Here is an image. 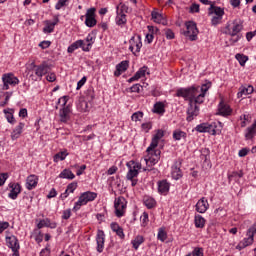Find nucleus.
Instances as JSON below:
<instances>
[{"label": "nucleus", "instance_id": "8", "mask_svg": "<svg viewBox=\"0 0 256 256\" xmlns=\"http://www.w3.org/2000/svg\"><path fill=\"white\" fill-rule=\"evenodd\" d=\"M114 209L116 217H123L127 210V200L124 197H118L114 201Z\"/></svg>", "mask_w": 256, "mask_h": 256}, {"label": "nucleus", "instance_id": "3", "mask_svg": "<svg viewBox=\"0 0 256 256\" xmlns=\"http://www.w3.org/2000/svg\"><path fill=\"white\" fill-rule=\"evenodd\" d=\"M97 199V193L92 191H86L82 193L77 202H75L73 211L77 212L83 205H87V203H91V201H95Z\"/></svg>", "mask_w": 256, "mask_h": 256}, {"label": "nucleus", "instance_id": "16", "mask_svg": "<svg viewBox=\"0 0 256 256\" xmlns=\"http://www.w3.org/2000/svg\"><path fill=\"white\" fill-rule=\"evenodd\" d=\"M10 190V193L8 194L9 199H12L13 201H15V199H17V197H19V194L21 193V184L20 183H15V182H11L8 185Z\"/></svg>", "mask_w": 256, "mask_h": 256}, {"label": "nucleus", "instance_id": "54", "mask_svg": "<svg viewBox=\"0 0 256 256\" xmlns=\"http://www.w3.org/2000/svg\"><path fill=\"white\" fill-rule=\"evenodd\" d=\"M240 119L242 120L241 127H247V123H249V115L244 114Z\"/></svg>", "mask_w": 256, "mask_h": 256}, {"label": "nucleus", "instance_id": "24", "mask_svg": "<svg viewBox=\"0 0 256 256\" xmlns=\"http://www.w3.org/2000/svg\"><path fill=\"white\" fill-rule=\"evenodd\" d=\"M6 243L7 246L12 249V251H19L20 246H19V240L17 239V236L11 235L6 237Z\"/></svg>", "mask_w": 256, "mask_h": 256}, {"label": "nucleus", "instance_id": "57", "mask_svg": "<svg viewBox=\"0 0 256 256\" xmlns=\"http://www.w3.org/2000/svg\"><path fill=\"white\" fill-rule=\"evenodd\" d=\"M85 83H87L86 76L82 77V79L80 81H78L77 87H76L77 91H79V89H81V87H83V85H85Z\"/></svg>", "mask_w": 256, "mask_h": 256}, {"label": "nucleus", "instance_id": "44", "mask_svg": "<svg viewBox=\"0 0 256 256\" xmlns=\"http://www.w3.org/2000/svg\"><path fill=\"white\" fill-rule=\"evenodd\" d=\"M3 113L5 114L8 123L15 125V116H13V113L9 112V110H3Z\"/></svg>", "mask_w": 256, "mask_h": 256}, {"label": "nucleus", "instance_id": "29", "mask_svg": "<svg viewBox=\"0 0 256 256\" xmlns=\"http://www.w3.org/2000/svg\"><path fill=\"white\" fill-rule=\"evenodd\" d=\"M171 189V184L167 180L158 181V193L160 195H167Z\"/></svg>", "mask_w": 256, "mask_h": 256}, {"label": "nucleus", "instance_id": "18", "mask_svg": "<svg viewBox=\"0 0 256 256\" xmlns=\"http://www.w3.org/2000/svg\"><path fill=\"white\" fill-rule=\"evenodd\" d=\"M59 24V17L55 16L53 21L45 20L43 33H53L55 31V26Z\"/></svg>", "mask_w": 256, "mask_h": 256}, {"label": "nucleus", "instance_id": "2", "mask_svg": "<svg viewBox=\"0 0 256 256\" xmlns=\"http://www.w3.org/2000/svg\"><path fill=\"white\" fill-rule=\"evenodd\" d=\"M256 237V223L252 225L246 232V237H244L236 246L238 251H243V249L251 246L254 243Z\"/></svg>", "mask_w": 256, "mask_h": 256}, {"label": "nucleus", "instance_id": "14", "mask_svg": "<svg viewBox=\"0 0 256 256\" xmlns=\"http://www.w3.org/2000/svg\"><path fill=\"white\" fill-rule=\"evenodd\" d=\"M164 136L165 132H163V130H157L156 134L152 138L150 147H148L146 150L147 153H151V151H153L157 147V145H159V141H161V139H163Z\"/></svg>", "mask_w": 256, "mask_h": 256}, {"label": "nucleus", "instance_id": "27", "mask_svg": "<svg viewBox=\"0 0 256 256\" xmlns=\"http://www.w3.org/2000/svg\"><path fill=\"white\" fill-rule=\"evenodd\" d=\"M37 183H39V178L37 175H29L26 178V189H28V191L35 189V187H37Z\"/></svg>", "mask_w": 256, "mask_h": 256}, {"label": "nucleus", "instance_id": "11", "mask_svg": "<svg viewBox=\"0 0 256 256\" xmlns=\"http://www.w3.org/2000/svg\"><path fill=\"white\" fill-rule=\"evenodd\" d=\"M185 25H186V31L184 32L185 37H188L190 41H197V35H199L197 24H195V22H186Z\"/></svg>", "mask_w": 256, "mask_h": 256}, {"label": "nucleus", "instance_id": "43", "mask_svg": "<svg viewBox=\"0 0 256 256\" xmlns=\"http://www.w3.org/2000/svg\"><path fill=\"white\" fill-rule=\"evenodd\" d=\"M157 240L161 241L162 243L167 241V231H165V228L158 229Z\"/></svg>", "mask_w": 256, "mask_h": 256}, {"label": "nucleus", "instance_id": "53", "mask_svg": "<svg viewBox=\"0 0 256 256\" xmlns=\"http://www.w3.org/2000/svg\"><path fill=\"white\" fill-rule=\"evenodd\" d=\"M67 191L70 193H75V189H77V182H72L67 186Z\"/></svg>", "mask_w": 256, "mask_h": 256}, {"label": "nucleus", "instance_id": "1", "mask_svg": "<svg viewBox=\"0 0 256 256\" xmlns=\"http://www.w3.org/2000/svg\"><path fill=\"white\" fill-rule=\"evenodd\" d=\"M211 89V82L203 84L201 87L192 86L189 88H180L176 92V97H183L185 101H189L187 110V121H193L199 115V106L205 101L207 91Z\"/></svg>", "mask_w": 256, "mask_h": 256}, {"label": "nucleus", "instance_id": "21", "mask_svg": "<svg viewBox=\"0 0 256 256\" xmlns=\"http://www.w3.org/2000/svg\"><path fill=\"white\" fill-rule=\"evenodd\" d=\"M145 75H149V68L147 66L141 67L131 78L128 79V83H133V81H139Z\"/></svg>", "mask_w": 256, "mask_h": 256}, {"label": "nucleus", "instance_id": "64", "mask_svg": "<svg viewBox=\"0 0 256 256\" xmlns=\"http://www.w3.org/2000/svg\"><path fill=\"white\" fill-rule=\"evenodd\" d=\"M256 36V30L255 31H252V32H247L246 33V39L247 41H251V39H253V37Z\"/></svg>", "mask_w": 256, "mask_h": 256}, {"label": "nucleus", "instance_id": "10", "mask_svg": "<svg viewBox=\"0 0 256 256\" xmlns=\"http://www.w3.org/2000/svg\"><path fill=\"white\" fill-rule=\"evenodd\" d=\"M126 167H128V173L126 175L127 179H135L139 175V170L141 169V163L136 161H129L126 164Z\"/></svg>", "mask_w": 256, "mask_h": 256}, {"label": "nucleus", "instance_id": "61", "mask_svg": "<svg viewBox=\"0 0 256 256\" xmlns=\"http://www.w3.org/2000/svg\"><path fill=\"white\" fill-rule=\"evenodd\" d=\"M46 79L47 81H49V83H53L57 80V76L55 75V73H50L46 76Z\"/></svg>", "mask_w": 256, "mask_h": 256}, {"label": "nucleus", "instance_id": "59", "mask_svg": "<svg viewBox=\"0 0 256 256\" xmlns=\"http://www.w3.org/2000/svg\"><path fill=\"white\" fill-rule=\"evenodd\" d=\"M192 256H203V248H195L192 251Z\"/></svg>", "mask_w": 256, "mask_h": 256}, {"label": "nucleus", "instance_id": "6", "mask_svg": "<svg viewBox=\"0 0 256 256\" xmlns=\"http://www.w3.org/2000/svg\"><path fill=\"white\" fill-rule=\"evenodd\" d=\"M2 82L3 91H9V85L10 87H16V85H19V78H17L13 73H6L2 75Z\"/></svg>", "mask_w": 256, "mask_h": 256}, {"label": "nucleus", "instance_id": "23", "mask_svg": "<svg viewBox=\"0 0 256 256\" xmlns=\"http://www.w3.org/2000/svg\"><path fill=\"white\" fill-rule=\"evenodd\" d=\"M181 177H183V172H181V161H176L172 166V179L179 181Z\"/></svg>", "mask_w": 256, "mask_h": 256}, {"label": "nucleus", "instance_id": "22", "mask_svg": "<svg viewBox=\"0 0 256 256\" xmlns=\"http://www.w3.org/2000/svg\"><path fill=\"white\" fill-rule=\"evenodd\" d=\"M241 31H243V24L239 21H234L232 26L228 29V35L235 37L236 35H239Z\"/></svg>", "mask_w": 256, "mask_h": 256}, {"label": "nucleus", "instance_id": "42", "mask_svg": "<svg viewBox=\"0 0 256 256\" xmlns=\"http://www.w3.org/2000/svg\"><path fill=\"white\" fill-rule=\"evenodd\" d=\"M195 227H197V229H203L205 227V218H203V216H195Z\"/></svg>", "mask_w": 256, "mask_h": 256}, {"label": "nucleus", "instance_id": "28", "mask_svg": "<svg viewBox=\"0 0 256 256\" xmlns=\"http://www.w3.org/2000/svg\"><path fill=\"white\" fill-rule=\"evenodd\" d=\"M23 129H25V123L19 122V124L13 129L11 133L12 141H16V139H19V137H21Z\"/></svg>", "mask_w": 256, "mask_h": 256}, {"label": "nucleus", "instance_id": "62", "mask_svg": "<svg viewBox=\"0 0 256 256\" xmlns=\"http://www.w3.org/2000/svg\"><path fill=\"white\" fill-rule=\"evenodd\" d=\"M71 217V209H67L63 211L62 219L67 220Z\"/></svg>", "mask_w": 256, "mask_h": 256}, {"label": "nucleus", "instance_id": "58", "mask_svg": "<svg viewBox=\"0 0 256 256\" xmlns=\"http://www.w3.org/2000/svg\"><path fill=\"white\" fill-rule=\"evenodd\" d=\"M241 37H243L241 34H236V36H231V39H230V43L232 45H235V43H237Z\"/></svg>", "mask_w": 256, "mask_h": 256}, {"label": "nucleus", "instance_id": "52", "mask_svg": "<svg viewBox=\"0 0 256 256\" xmlns=\"http://www.w3.org/2000/svg\"><path fill=\"white\" fill-rule=\"evenodd\" d=\"M38 46L41 47V49H49V47H51V41L44 40L40 42Z\"/></svg>", "mask_w": 256, "mask_h": 256}, {"label": "nucleus", "instance_id": "39", "mask_svg": "<svg viewBox=\"0 0 256 256\" xmlns=\"http://www.w3.org/2000/svg\"><path fill=\"white\" fill-rule=\"evenodd\" d=\"M60 179H69L70 181L75 178V174L69 169H64L60 174H59Z\"/></svg>", "mask_w": 256, "mask_h": 256}, {"label": "nucleus", "instance_id": "12", "mask_svg": "<svg viewBox=\"0 0 256 256\" xmlns=\"http://www.w3.org/2000/svg\"><path fill=\"white\" fill-rule=\"evenodd\" d=\"M147 153H148V155L144 159L146 165H148V167H153V165H157V163H159L161 151H159V150L155 151V149H154Z\"/></svg>", "mask_w": 256, "mask_h": 256}, {"label": "nucleus", "instance_id": "35", "mask_svg": "<svg viewBox=\"0 0 256 256\" xmlns=\"http://www.w3.org/2000/svg\"><path fill=\"white\" fill-rule=\"evenodd\" d=\"M77 49H82L83 50V40H77L73 42L68 48H67V53H73L77 51Z\"/></svg>", "mask_w": 256, "mask_h": 256}, {"label": "nucleus", "instance_id": "32", "mask_svg": "<svg viewBox=\"0 0 256 256\" xmlns=\"http://www.w3.org/2000/svg\"><path fill=\"white\" fill-rule=\"evenodd\" d=\"M151 16L154 23H158L159 25H167V19H165L161 13L154 10L152 11Z\"/></svg>", "mask_w": 256, "mask_h": 256}, {"label": "nucleus", "instance_id": "9", "mask_svg": "<svg viewBox=\"0 0 256 256\" xmlns=\"http://www.w3.org/2000/svg\"><path fill=\"white\" fill-rule=\"evenodd\" d=\"M141 47H143V42L141 41V35H134L129 40V51L133 55L141 53Z\"/></svg>", "mask_w": 256, "mask_h": 256}, {"label": "nucleus", "instance_id": "13", "mask_svg": "<svg viewBox=\"0 0 256 256\" xmlns=\"http://www.w3.org/2000/svg\"><path fill=\"white\" fill-rule=\"evenodd\" d=\"M31 66L35 69V75L41 79L43 75H47L51 71V66L46 62H43L41 65H35V62L31 63Z\"/></svg>", "mask_w": 256, "mask_h": 256}, {"label": "nucleus", "instance_id": "31", "mask_svg": "<svg viewBox=\"0 0 256 256\" xmlns=\"http://www.w3.org/2000/svg\"><path fill=\"white\" fill-rule=\"evenodd\" d=\"M207 209H209V202L207 201V199H200L196 204V211L198 213H206Z\"/></svg>", "mask_w": 256, "mask_h": 256}, {"label": "nucleus", "instance_id": "48", "mask_svg": "<svg viewBox=\"0 0 256 256\" xmlns=\"http://www.w3.org/2000/svg\"><path fill=\"white\" fill-rule=\"evenodd\" d=\"M34 239L36 243H41L43 241V233L40 230H34Z\"/></svg>", "mask_w": 256, "mask_h": 256}, {"label": "nucleus", "instance_id": "5", "mask_svg": "<svg viewBox=\"0 0 256 256\" xmlns=\"http://www.w3.org/2000/svg\"><path fill=\"white\" fill-rule=\"evenodd\" d=\"M129 7H127V5L120 3L117 7H116V18H115V22L116 25H118L119 27H123L125 25H127V15H125V13H127Z\"/></svg>", "mask_w": 256, "mask_h": 256}, {"label": "nucleus", "instance_id": "19", "mask_svg": "<svg viewBox=\"0 0 256 256\" xmlns=\"http://www.w3.org/2000/svg\"><path fill=\"white\" fill-rule=\"evenodd\" d=\"M233 113V109H231V106L229 104L221 101L218 105V115H221L222 117H229Z\"/></svg>", "mask_w": 256, "mask_h": 256}, {"label": "nucleus", "instance_id": "4", "mask_svg": "<svg viewBox=\"0 0 256 256\" xmlns=\"http://www.w3.org/2000/svg\"><path fill=\"white\" fill-rule=\"evenodd\" d=\"M208 15L211 17V24L215 26L219 25L223 21V15L225 10L221 7L211 5L208 10Z\"/></svg>", "mask_w": 256, "mask_h": 256}, {"label": "nucleus", "instance_id": "34", "mask_svg": "<svg viewBox=\"0 0 256 256\" xmlns=\"http://www.w3.org/2000/svg\"><path fill=\"white\" fill-rule=\"evenodd\" d=\"M110 228L113 231V233H116L119 239H125V232H123V228L120 227L117 222H112L110 224Z\"/></svg>", "mask_w": 256, "mask_h": 256}, {"label": "nucleus", "instance_id": "40", "mask_svg": "<svg viewBox=\"0 0 256 256\" xmlns=\"http://www.w3.org/2000/svg\"><path fill=\"white\" fill-rule=\"evenodd\" d=\"M153 112L158 115H163V113H165V104H163V102H157L154 104Z\"/></svg>", "mask_w": 256, "mask_h": 256}, {"label": "nucleus", "instance_id": "25", "mask_svg": "<svg viewBox=\"0 0 256 256\" xmlns=\"http://www.w3.org/2000/svg\"><path fill=\"white\" fill-rule=\"evenodd\" d=\"M127 69H129V61L124 60L116 65V70L114 71V76L121 77V75H123V73H125V71H127Z\"/></svg>", "mask_w": 256, "mask_h": 256}, {"label": "nucleus", "instance_id": "56", "mask_svg": "<svg viewBox=\"0 0 256 256\" xmlns=\"http://www.w3.org/2000/svg\"><path fill=\"white\" fill-rule=\"evenodd\" d=\"M67 101H69V97L63 96L60 99H58V104L61 105L62 107H65V105H67Z\"/></svg>", "mask_w": 256, "mask_h": 256}, {"label": "nucleus", "instance_id": "46", "mask_svg": "<svg viewBox=\"0 0 256 256\" xmlns=\"http://www.w3.org/2000/svg\"><path fill=\"white\" fill-rule=\"evenodd\" d=\"M69 5V0H58V2L55 5V10L60 11V9H63V7H67Z\"/></svg>", "mask_w": 256, "mask_h": 256}, {"label": "nucleus", "instance_id": "26", "mask_svg": "<svg viewBox=\"0 0 256 256\" xmlns=\"http://www.w3.org/2000/svg\"><path fill=\"white\" fill-rule=\"evenodd\" d=\"M82 41V51L89 53V51H91V47H93V43H95V38L93 37V35L88 34L87 37Z\"/></svg>", "mask_w": 256, "mask_h": 256}, {"label": "nucleus", "instance_id": "38", "mask_svg": "<svg viewBox=\"0 0 256 256\" xmlns=\"http://www.w3.org/2000/svg\"><path fill=\"white\" fill-rule=\"evenodd\" d=\"M254 91V88L252 85H249L247 87H242L240 88V91L238 92V97L241 98L243 97L244 95H251V93H253Z\"/></svg>", "mask_w": 256, "mask_h": 256}, {"label": "nucleus", "instance_id": "55", "mask_svg": "<svg viewBox=\"0 0 256 256\" xmlns=\"http://www.w3.org/2000/svg\"><path fill=\"white\" fill-rule=\"evenodd\" d=\"M131 93H140L141 91V84H134L132 87H130Z\"/></svg>", "mask_w": 256, "mask_h": 256}, {"label": "nucleus", "instance_id": "45", "mask_svg": "<svg viewBox=\"0 0 256 256\" xmlns=\"http://www.w3.org/2000/svg\"><path fill=\"white\" fill-rule=\"evenodd\" d=\"M235 57L242 67L245 66V63H247V61H249V58L243 54H236Z\"/></svg>", "mask_w": 256, "mask_h": 256}, {"label": "nucleus", "instance_id": "51", "mask_svg": "<svg viewBox=\"0 0 256 256\" xmlns=\"http://www.w3.org/2000/svg\"><path fill=\"white\" fill-rule=\"evenodd\" d=\"M7 179H9L8 173H0V187H3V185H5Z\"/></svg>", "mask_w": 256, "mask_h": 256}, {"label": "nucleus", "instance_id": "17", "mask_svg": "<svg viewBox=\"0 0 256 256\" xmlns=\"http://www.w3.org/2000/svg\"><path fill=\"white\" fill-rule=\"evenodd\" d=\"M86 27H95L97 25V19H95V8H90L86 12Z\"/></svg>", "mask_w": 256, "mask_h": 256}, {"label": "nucleus", "instance_id": "36", "mask_svg": "<svg viewBox=\"0 0 256 256\" xmlns=\"http://www.w3.org/2000/svg\"><path fill=\"white\" fill-rule=\"evenodd\" d=\"M143 243H145V238H143V236L141 235L136 236L134 240L131 241V244L135 251H137V249H139V247H141Z\"/></svg>", "mask_w": 256, "mask_h": 256}, {"label": "nucleus", "instance_id": "7", "mask_svg": "<svg viewBox=\"0 0 256 256\" xmlns=\"http://www.w3.org/2000/svg\"><path fill=\"white\" fill-rule=\"evenodd\" d=\"M195 131L198 133H209L210 135H217V124L215 122L201 123L195 127Z\"/></svg>", "mask_w": 256, "mask_h": 256}, {"label": "nucleus", "instance_id": "33", "mask_svg": "<svg viewBox=\"0 0 256 256\" xmlns=\"http://www.w3.org/2000/svg\"><path fill=\"white\" fill-rule=\"evenodd\" d=\"M172 137L174 141H187V132L182 131L181 129H176L173 131Z\"/></svg>", "mask_w": 256, "mask_h": 256}, {"label": "nucleus", "instance_id": "49", "mask_svg": "<svg viewBox=\"0 0 256 256\" xmlns=\"http://www.w3.org/2000/svg\"><path fill=\"white\" fill-rule=\"evenodd\" d=\"M43 227H49V218L40 220L39 223L37 224L38 229H43Z\"/></svg>", "mask_w": 256, "mask_h": 256}, {"label": "nucleus", "instance_id": "15", "mask_svg": "<svg viewBox=\"0 0 256 256\" xmlns=\"http://www.w3.org/2000/svg\"><path fill=\"white\" fill-rule=\"evenodd\" d=\"M96 245V251H98V253H103V249H105V232L103 230L97 231Z\"/></svg>", "mask_w": 256, "mask_h": 256}, {"label": "nucleus", "instance_id": "30", "mask_svg": "<svg viewBox=\"0 0 256 256\" xmlns=\"http://www.w3.org/2000/svg\"><path fill=\"white\" fill-rule=\"evenodd\" d=\"M61 123H67L71 119V109L69 106L62 108L59 112Z\"/></svg>", "mask_w": 256, "mask_h": 256}, {"label": "nucleus", "instance_id": "37", "mask_svg": "<svg viewBox=\"0 0 256 256\" xmlns=\"http://www.w3.org/2000/svg\"><path fill=\"white\" fill-rule=\"evenodd\" d=\"M144 205L147 209H153L157 205V201L154 200L151 196L144 197Z\"/></svg>", "mask_w": 256, "mask_h": 256}, {"label": "nucleus", "instance_id": "60", "mask_svg": "<svg viewBox=\"0 0 256 256\" xmlns=\"http://www.w3.org/2000/svg\"><path fill=\"white\" fill-rule=\"evenodd\" d=\"M6 229H9V222L0 221V233H3Z\"/></svg>", "mask_w": 256, "mask_h": 256}, {"label": "nucleus", "instance_id": "50", "mask_svg": "<svg viewBox=\"0 0 256 256\" xmlns=\"http://www.w3.org/2000/svg\"><path fill=\"white\" fill-rule=\"evenodd\" d=\"M140 221L143 225V227H145V225H147V223H149V214H147L146 212H144L141 217H140Z\"/></svg>", "mask_w": 256, "mask_h": 256}, {"label": "nucleus", "instance_id": "63", "mask_svg": "<svg viewBox=\"0 0 256 256\" xmlns=\"http://www.w3.org/2000/svg\"><path fill=\"white\" fill-rule=\"evenodd\" d=\"M151 123H143L142 124V129L143 131H145V133H149V131H151Z\"/></svg>", "mask_w": 256, "mask_h": 256}, {"label": "nucleus", "instance_id": "20", "mask_svg": "<svg viewBox=\"0 0 256 256\" xmlns=\"http://www.w3.org/2000/svg\"><path fill=\"white\" fill-rule=\"evenodd\" d=\"M244 137L246 141H253L256 137V120L253 124L244 130Z\"/></svg>", "mask_w": 256, "mask_h": 256}, {"label": "nucleus", "instance_id": "47", "mask_svg": "<svg viewBox=\"0 0 256 256\" xmlns=\"http://www.w3.org/2000/svg\"><path fill=\"white\" fill-rule=\"evenodd\" d=\"M132 121L137 123V121H141L143 119V112L142 111H137L132 114L131 116Z\"/></svg>", "mask_w": 256, "mask_h": 256}, {"label": "nucleus", "instance_id": "41", "mask_svg": "<svg viewBox=\"0 0 256 256\" xmlns=\"http://www.w3.org/2000/svg\"><path fill=\"white\" fill-rule=\"evenodd\" d=\"M69 155V152H67L66 150L57 153L54 156V163H59V161H65V159H67V156Z\"/></svg>", "mask_w": 256, "mask_h": 256}]
</instances>
